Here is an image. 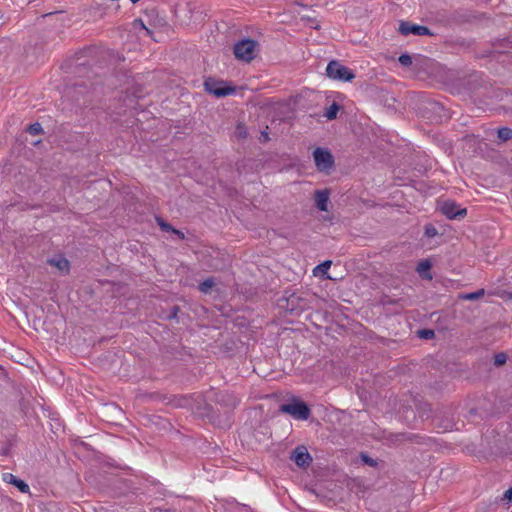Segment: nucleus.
Listing matches in <instances>:
<instances>
[{
  "mask_svg": "<svg viewBox=\"0 0 512 512\" xmlns=\"http://www.w3.org/2000/svg\"><path fill=\"white\" fill-rule=\"evenodd\" d=\"M215 405L207 404L204 407L205 416L220 429L230 428L232 424V412L237 406V400L232 393L215 392Z\"/></svg>",
  "mask_w": 512,
  "mask_h": 512,
  "instance_id": "nucleus-1",
  "label": "nucleus"
},
{
  "mask_svg": "<svg viewBox=\"0 0 512 512\" xmlns=\"http://www.w3.org/2000/svg\"><path fill=\"white\" fill-rule=\"evenodd\" d=\"M100 51L95 47H87L75 54V65L73 72L78 75L88 74V68H91L96 62Z\"/></svg>",
  "mask_w": 512,
  "mask_h": 512,
  "instance_id": "nucleus-2",
  "label": "nucleus"
},
{
  "mask_svg": "<svg viewBox=\"0 0 512 512\" xmlns=\"http://www.w3.org/2000/svg\"><path fill=\"white\" fill-rule=\"evenodd\" d=\"M279 411L290 415L295 420H307L311 411L306 403L293 398L290 402L280 405Z\"/></svg>",
  "mask_w": 512,
  "mask_h": 512,
  "instance_id": "nucleus-3",
  "label": "nucleus"
},
{
  "mask_svg": "<svg viewBox=\"0 0 512 512\" xmlns=\"http://www.w3.org/2000/svg\"><path fill=\"white\" fill-rule=\"evenodd\" d=\"M307 293H291L285 297V305H282L288 312L299 315L303 311L310 308V299Z\"/></svg>",
  "mask_w": 512,
  "mask_h": 512,
  "instance_id": "nucleus-4",
  "label": "nucleus"
},
{
  "mask_svg": "<svg viewBox=\"0 0 512 512\" xmlns=\"http://www.w3.org/2000/svg\"><path fill=\"white\" fill-rule=\"evenodd\" d=\"M205 91L218 98L231 95L235 92V87L228 81L219 80L213 77H208L204 81Z\"/></svg>",
  "mask_w": 512,
  "mask_h": 512,
  "instance_id": "nucleus-5",
  "label": "nucleus"
},
{
  "mask_svg": "<svg viewBox=\"0 0 512 512\" xmlns=\"http://www.w3.org/2000/svg\"><path fill=\"white\" fill-rule=\"evenodd\" d=\"M326 74L333 80L350 82L355 78V74L346 66L338 61L332 60L326 67Z\"/></svg>",
  "mask_w": 512,
  "mask_h": 512,
  "instance_id": "nucleus-6",
  "label": "nucleus"
},
{
  "mask_svg": "<svg viewBox=\"0 0 512 512\" xmlns=\"http://www.w3.org/2000/svg\"><path fill=\"white\" fill-rule=\"evenodd\" d=\"M256 41L250 38L243 39L234 45V55L238 60L250 62L254 58Z\"/></svg>",
  "mask_w": 512,
  "mask_h": 512,
  "instance_id": "nucleus-7",
  "label": "nucleus"
},
{
  "mask_svg": "<svg viewBox=\"0 0 512 512\" xmlns=\"http://www.w3.org/2000/svg\"><path fill=\"white\" fill-rule=\"evenodd\" d=\"M314 162L319 171H328L334 165V158L327 149L316 148L313 152Z\"/></svg>",
  "mask_w": 512,
  "mask_h": 512,
  "instance_id": "nucleus-8",
  "label": "nucleus"
},
{
  "mask_svg": "<svg viewBox=\"0 0 512 512\" xmlns=\"http://www.w3.org/2000/svg\"><path fill=\"white\" fill-rule=\"evenodd\" d=\"M291 460L300 468H306L312 463V457L305 446H297L291 453Z\"/></svg>",
  "mask_w": 512,
  "mask_h": 512,
  "instance_id": "nucleus-9",
  "label": "nucleus"
},
{
  "mask_svg": "<svg viewBox=\"0 0 512 512\" xmlns=\"http://www.w3.org/2000/svg\"><path fill=\"white\" fill-rule=\"evenodd\" d=\"M399 32L404 35L408 36L410 34L424 36V35H432L429 28L423 25L413 24L408 21H401L399 25Z\"/></svg>",
  "mask_w": 512,
  "mask_h": 512,
  "instance_id": "nucleus-10",
  "label": "nucleus"
},
{
  "mask_svg": "<svg viewBox=\"0 0 512 512\" xmlns=\"http://www.w3.org/2000/svg\"><path fill=\"white\" fill-rule=\"evenodd\" d=\"M441 211L449 219L462 218L467 213L465 208H460L454 201H445L441 207Z\"/></svg>",
  "mask_w": 512,
  "mask_h": 512,
  "instance_id": "nucleus-11",
  "label": "nucleus"
},
{
  "mask_svg": "<svg viewBox=\"0 0 512 512\" xmlns=\"http://www.w3.org/2000/svg\"><path fill=\"white\" fill-rule=\"evenodd\" d=\"M3 480L6 483L15 486L22 493H29L30 491L29 485L24 480L16 477L12 473H4Z\"/></svg>",
  "mask_w": 512,
  "mask_h": 512,
  "instance_id": "nucleus-12",
  "label": "nucleus"
},
{
  "mask_svg": "<svg viewBox=\"0 0 512 512\" xmlns=\"http://www.w3.org/2000/svg\"><path fill=\"white\" fill-rule=\"evenodd\" d=\"M47 263L56 267L62 274H68L70 271V262L62 255L47 260Z\"/></svg>",
  "mask_w": 512,
  "mask_h": 512,
  "instance_id": "nucleus-13",
  "label": "nucleus"
},
{
  "mask_svg": "<svg viewBox=\"0 0 512 512\" xmlns=\"http://www.w3.org/2000/svg\"><path fill=\"white\" fill-rule=\"evenodd\" d=\"M315 203L316 207L323 212L328 211V203H329V191L328 190H318L315 193Z\"/></svg>",
  "mask_w": 512,
  "mask_h": 512,
  "instance_id": "nucleus-14",
  "label": "nucleus"
},
{
  "mask_svg": "<svg viewBox=\"0 0 512 512\" xmlns=\"http://www.w3.org/2000/svg\"><path fill=\"white\" fill-rule=\"evenodd\" d=\"M431 267H432L431 261L429 259H424L418 263V265L416 267V271L422 279L432 280L433 275L430 272Z\"/></svg>",
  "mask_w": 512,
  "mask_h": 512,
  "instance_id": "nucleus-15",
  "label": "nucleus"
},
{
  "mask_svg": "<svg viewBox=\"0 0 512 512\" xmlns=\"http://www.w3.org/2000/svg\"><path fill=\"white\" fill-rule=\"evenodd\" d=\"M247 136H248V131H247V127L245 126V124L238 123L235 128V131L233 133V137L236 140L241 141V140L246 139Z\"/></svg>",
  "mask_w": 512,
  "mask_h": 512,
  "instance_id": "nucleus-16",
  "label": "nucleus"
},
{
  "mask_svg": "<svg viewBox=\"0 0 512 512\" xmlns=\"http://www.w3.org/2000/svg\"><path fill=\"white\" fill-rule=\"evenodd\" d=\"M26 132L29 133L30 135L35 136V135L43 134L44 130H43L42 125L39 122H36V123L30 124L26 128Z\"/></svg>",
  "mask_w": 512,
  "mask_h": 512,
  "instance_id": "nucleus-17",
  "label": "nucleus"
},
{
  "mask_svg": "<svg viewBox=\"0 0 512 512\" xmlns=\"http://www.w3.org/2000/svg\"><path fill=\"white\" fill-rule=\"evenodd\" d=\"M215 285L214 278L209 277L205 279L203 282H201L198 286L199 290L202 293H208L209 290Z\"/></svg>",
  "mask_w": 512,
  "mask_h": 512,
  "instance_id": "nucleus-18",
  "label": "nucleus"
},
{
  "mask_svg": "<svg viewBox=\"0 0 512 512\" xmlns=\"http://www.w3.org/2000/svg\"><path fill=\"white\" fill-rule=\"evenodd\" d=\"M340 109V106L333 102L327 109H326V112H325V116L329 119V120H332V119H335L336 118V115H337V112L339 111Z\"/></svg>",
  "mask_w": 512,
  "mask_h": 512,
  "instance_id": "nucleus-19",
  "label": "nucleus"
},
{
  "mask_svg": "<svg viewBox=\"0 0 512 512\" xmlns=\"http://www.w3.org/2000/svg\"><path fill=\"white\" fill-rule=\"evenodd\" d=\"M498 138L502 141H507L512 138V130L508 127H502L498 129Z\"/></svg>",
  "mask_w": 512,
  "mask_h": 512,
  "instance_id": "nucleus-20",
  "label": "nucleus"
},
{
  "mask_svg": "<svg viewBox=\"0 0 512 512\" xmlns=\"http://www.w3.org/2000/svg\"><path fill=\"white\" fill-rule=\"evenodd\" d=\"M330 266H331V261L326 260L314 268V274L315 275H317L319 273L326 274L328 269L330 268Z\"/></svg>",
  "mask_w": 512,
  "mask_h": 512,
  "instance_id": "nucleus-21",
  "label": "nucleus"
},
{
  "mask_svg": "<svg viewBox=\"0 0 512 512\" xmlns=\"http://www.w3.org/2000/svg\"><path fill=\"white\" fill-rule=\"evenodd\" d=\"M484 294H485L484 289H479V290H477L475 292L468 293V294L464 295L463 299H466V300H476V299L481 298Z\"/></svg>",
  "mask_w": 512,
  "mask_h": 512,
  "instance_id": "nucleus-22",
  "label": "nucleus"
},
{
  "mask_svg": "<svg viewBox=\"0 0 512 512\" xmlns=\"http://www.w3.org/2000/svg\"><path fill=\"white\" fill-rule=\"evenodd\" d=\"M507 355L504 352L497 353L494 356V365L499 367L506 363Z\"/></svg>",
  "mask_w": 512,
  "mask_h": 512,
  "instance_id": "nucleus-23",
  "label": "nucleus"
},
{
  "mask_svg": "<svg viewBox=\"0 0 512 512\" xmlns=\"http://www.w3.org/2000/svg\"><path fill=\"white\" fill-rule=\"evenodd\" d=\"M418 335L422 339L429 340L435 336V333L431 329H422L418 331Z\"/></svg>",
  "mask_w": 512,
  "mask_h": 512,
  "instance_id": "nucleus-24",
  "label": "nucleus"
},
{
  "mask_svg": "<svg viewBox=\"0 0 512 512\" xmlns=\"http://www.w3.org/2000/svg\"><path fill=\"white\" fill-rule=\"evenodd\" d=\"M133 26L135 28L139 27L141 29H144L147 33V35H151L152 31L145 25L144 21L141 18L135 19L133 22Z\"/></svg>",
  "mask_w": 512,
  "mask_h": 512,
  "instance_id": "nucleus-25",
  "label": "nucleus"
},
{
  "mask_svg": "<svg viewBox=\"0 0 512 512\" xmlns=\"http://www.w3.org/2000/svg\"><path fill=\"white\" fill-rule=\"evenodd\" d=\"M399 62L403 66H410L412 64V57L407 53L401 54L399 56Z\"/></svg>",
  "mask_w": 512,
  "mask_h": 512,
  "instance_id": "nucleus-26",
  "label": "nucleus"
},
{
  "mask_svg": "<svg viewBox=\"0 0 512 512\" xmlns=\"http://www.w3.org/2000/svg\"><path fill=\"white\" fill-rule=\"evenodd\" d=\"M157 222H158V225L160 226V228L165 231V232H172L173 230V226L167 222H165L163 219L161 218H157Z\"/></svg>",
  "mask_w": 512,
  "mask_h": 512,
  "instance_id": "nucleus-27",
  "label": "nucleus"
},
{
  "mask_svg": "<svg viewBox=\"0 0 512 512\" xmlns=\"http://www.w3.org/2000/svg\"><path fill=\"white\" fill-rule=\"evenodd\" d=\"M438 234L437 229L431 225L428 224L425 226V235L429 238L435 237Z\"/></svg>",
  "mask_w": 512,
  "mask_h": 512,
  "instance_id": "nucleus-28",
  "label": "nucleus"
},
{
  "mask_svg": "<svg viewBox=\"0 0 512 512\" xmlns=\"http://www.w3.org/2000/svg\"><path fill=\"white\" fill-rule=\"evenodd\" d=\"M179 311H180L179 306H177V305L172 306L171 309H170L169 314L167 315V319H169V320L177 319Z\"/></svg>",
  "mask_w": 512,
  "mask_h": 512,
  "instance_id": "nucleus-29",
  "label": "nucleus"
},
{
  "mask_svg": "<svg viewBox=\"0 0 512 512\" xmlns=\"http://www.w3.org/2000/svg\"><path fill=\"white\" fill-rule=\"evenodd\" d=\"M361 459H362V461H363L365 464H367V465H369V466H371V467H375V466L377 465L376 460H374L373 458L369 457V456H368V455H366V454H362V455H361Z\"/></svg>",
  "mask_w": 512,
  "mask_h": 512,
  "instance_id": "nucleus-30",
  "label": "nucleus"
},
{
  "mask_svg": "<svg viewBox=\"0 0 512 512\" xmlns=\"http://www.w3.org/2000/svg\"><path fill=\"white\" fill-rule=\"evenodd\" d=\"M150 25H153V26H158V27H164L167 25V22L164 18H159L158 16L156 17V19L154 20L153 23H150Z\"/></svg>",
  "mask_w": 512,
  "mask_h": 512,
  "instance_id": "nucleus-31",
  "label": "nucleus"
},
{
  "mask_svg": "<svg viewBox=\"0 0 512 512\" xmlns=\"http://www.w3.org/2000/svg\"><path fill=\"white\" fill-rule=\"evenodd\" d=\"M236 511L237 512H252L250 507L243 505V504H238L236 506Z\"/></svg>",
  "mask_w": 512,
  "mask_h": 512,
  "instance_id": "nucleus-32",
  "label": "nucleus"
},
{
  "mask_svg": "<svg viewBox=\"0 0 512 512\" xmlns=\"http://www.w3.org/2000/svg\"><path fill=\"white\" fill-rule=\"evenodd\" d=\"M269 140L268 133L266 131H262L260 135L258 136V141L260 142H266Z\"/></svg>",
  "mask_w": 512,
  "mask_h": 512,
  "instance_id": "nucleus-33",
  "label": "nucleus"
},
{
  "mask_svg": "<svg viewBox=\"0 0 512 512\" xmlns=\"http://www.w3.org/2000/svg\"><path fill=\"white\" fill-rule=\"evenodd\" d=\"M87 87H88V85L85 81H81V82L75 84V88L79 90L78 91L79 93L82 92L81 91L82 88L86 89Z\"/></svg>",
  "mask_w": 512,
  "mask_h": 512,
  "instance_id": "nucleus-34",
  "label": "nucleus"
},
{
  "mask_svg": "<svg viewBox=\"0 0 512 512\" xmlns=\"http://www.w3.org/2000/svg\"><path fill=\"white\" fill-rule=\"evenodd\" d=\"M98 84H99V82H91L89 84V88H90L91 91H88L87 93H92L93 94L96 91Z\"/></svg>",
  "mask_w": 512,
  "mask_h": 512,
  "instance_id": "nucleus-35",
  "label": "nucleus"
},
{
  "mask_svg": "<svg viewBox=\"0 0 512 512\" xmlns=\"http://www.w3.org/2000/svg\"><path fill=\"white\" fill-rule=\"evenodd\" d=\"M504 498L512 501V487L505 491Z\"/></svg>",
  "mask_w": 512,
  "mask_h": 512,
  "instance_id": "nucleus-36",
  "label": "nucleus"
},
{
  "mask_svg": "<svg viewBox=\"0 0 512 512\" xmlns=\"http://www.w3.org/2000/svg\"><path fill=\"white\" fill-rule=\"evenodd\" d=\"M172 232L174 234H176L177 236H179L181 239H184V233L183 232H181V231H179V230H177L175 228H173Z\"/></svg>",
  "mask_w": 512,
  "mask_h": 512,
  "instance_id": "nucleus-37",
  "label": "nucleus"
},
{
  "mask_svg": "<svg viewBox=\"0 0 512 512\" xmlns=\"http://www.w3.org/2000/svg\"><path fill=\"white\" fill-rule=\"evenodd\" d=\"M92 9L102 10L101 5L98 3H96L95 5H91L90 10Z\"/></svg>",
  "mask_w": 512,
  "mask_h": 512,
  "instance_id": "nucleus-38",
  "label": "nucleus"
},
{
  "mask_svg": "<svg viewBox=\"0 0 512 512\" xmlns=\"http://www.w3.org/2000/svg\"><path fill=\"white\" fill-rule=\"evenodd\" d=\"M0 453L1 455L7 456L9 454V448H3Z\"/></svg>",
  "mask_w": 512,
  "mask_h": 512,
  "instance_id": "nucleus-39",
  "label": "nucleus"
},
{
  "mask_svg": "<svg viewBox=\"0 0 512 512\" xmlns=\"http://www.w3.org/2000/svg\"><path fill=\"white\" fill-rule=\"evenodd\" d=\"M397 437H400L401 439H404V434H399Z\"/></svg>",
  "mask_w": 512,
  "mask_h": 512,
  "instance_id": "nucleus-40",
  "label": "nucleus"
},
{
  "mask_svg": "<svg viewBox=\"0 0 512 512\" xmlns=\"http://www.w3.org/2000/svg\"><path fill=\"white\" fill-rule=\"evenodd\" d=\"M133 4L139 2L140 0H130Z\"/></svg>",
  "mask_w": 512,
  "mask_h": 512,
  "instance_id": "nucleus-41",
  "label": "nucleus"
},
{
  "mask_svg": "<svg viewBox=\"0 0 512 512\" xmlns=\"http://www.w3.org/2000/svg\"><path fill=\"white\" fill-rule=\"evenodd\" d=\"M39 143H40V140H38V141L34 142V145H37V144H39Z\"/></svg>",
  "mask_w": 512,
  "mask_h": 512,
  "instance_id": "nucleus-42",
  "label": "nucleus"
}]
</instances>
